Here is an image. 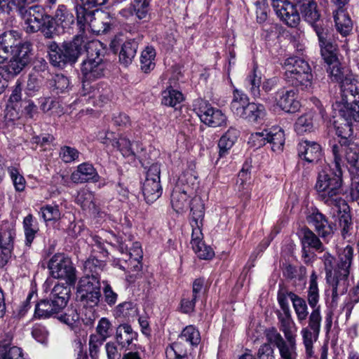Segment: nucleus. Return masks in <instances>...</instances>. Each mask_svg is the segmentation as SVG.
I'll use <instances>...</instances> for the list:
<instances>
[{
	"instance_id": "f257e3e1",
	"label": "nucleus",
	"mask_w": 359,
	"mask_h": 359,
	"mask_svg": "<svg viewBox=\"0 0 359 359\" xmlns=\"http://www.w3.org/2000/svg\"><path fill=\"white\" fill-rule=\"evenodd\" d=\"M353 248L345 247L339 256L337 267L333 270L334 257L325 252L322 256L326 273L327 282L332 288V299L346 292L349 286V276L353 262Z\"/></svg>"
},
{
	"instance_id": "f03ea898",
	"label": "nucleus",
	"mask_w": 359,
	"mask_h": 359,
	"mask_svg": "<svg viewBox=\"0 0 359 359\" xmlns=\"http://www.w3.org/2000/svg\"><path fill=\"white\" fill-rule=\"evenodd\" d=\"M317 279L318 276L316 271H313L310 276L307 294V301L312 309V311L309 317L308 325L303 327L300 332L306 356L309 358L314 355L313 344L318 339L322 320L320 306L318 305L319 290Z\"/></svg>"
},
{
	"instance_id": "7ed1b4c3",
	"label": "nucleus",
	"mask_w": 359,
	"mask_h": 359,
	"mask_svg": "<svg viewBox=\"0 0 359 359\" xmlns=\"http://www.w3.org/2000/svg\"><path fill=\"white\" fill-rule=\"evenodd\" d=\"M331 169L329 165L325 164L319 170L315 189L322 201L328 205L338 203L343 194L342 170L334 167Z\"/></svg>"
},
{
	"instance_id": "20e7f679",
	"label": "nucleus",
	"mask_w": 359,
	"mask_h": 359,
	"mask_svg": "<svg viewBox=\"0 0 359 359\" xmlns=\"http://www.w3.org/2000/svg\"><path fill=\"white\" fill-rule=\"evenodd\" d=\"M337 134L340 140L332 147L334 167L341 168L344 158L355 170L359 169V147L350 138L353 134V128L346 126V130L343 131L340 127H337Z\"/></svg>"
},
{
	"instance_id": "39448f33",
	"label": "nucleus",
	"mask_w": 359,
	"mask_h": 359,
	"mask_svg": "<svg viewBox=\"0 0 359 359\" xmlns=\"http://www.w3.org/2000/svg\"><path fill=\"white\" fill-rule=\"evenodd\" d=\"M286 82L302 90H309L313 85L311 69L304 60L292 57L285 61Z\"/></svg>"
},
{
	"instance_id": "423d86ee",
	"label": "nucleus",
	"mask_w": 359,
	"mask_h": 359,
	"mask_svg": "<svg viewBox=\"0 0 359 359\" xmlns=\"http://www.w3.org/2000/svg\"><path fill=\"white\" fill-rule=\"evenodd\" d=\"M84 40L82 36H76L70 42H64L61 46L56 43L49 46L50 63L55 67H62L67 63H74L84 48Z\"/></svg>"
},
{
	"instance_id": "0eeeda50",
	"label": "nucleus",
	"mask_w": 359,
	"mask_h": 359,
	"mask_svg": "<svg viewBox=\"0 0 359 359\" xmlns=\"http://www.w3.org/2000/svg\"><path fill=\"white\" fill-rule=\"evenodd\" d=\"M231 110L238 118L250 123H257L262 120L266 111L263 104L249 102L248 97L242 91L235 90L231 103Z\"/></svg>"
},
{
	"instance_id": "6e6552de",
	"label": "nucleus",
	"mask_w": 359,
	"mask_h": 359,
	"mask_svg": "<svg viewBox=\"0 0 359 359\" xmlns=\"http://www.w3.org/2000/svg\"><path fill=\"white\" fill-rule=\"evenodd\" d=\"M201 341L200 333L194 326H187L177 341L165 349L167 359H190L187 355V345L196 346Z\"/></svg>"
},
{
	"instance_id": "1a4fd4ad",
	"label": "nucleus",
	"mask_w": 359,
	"mask_h": 359,
	"mask_svg": "<svg viewBox=\"0 0 359 359\" xmlns=\"http://www.w3.org/2000/svg\"><path fill=\"white\" fill-rule=\"evenodd\" d=\"M100 46L99 41H91L88 43L87 48L88 57L83 62L81 66L83 82L95 81L104 74L106 66L99 53Z\"/></svg>"
},
{
	"instance_id": "9d476101",
	"label": "nucleus",
	"mask_w": 359,
	"mask_h": 359,
	"mask_svg": "<svg viewBox=\"0 0 359 359\" xmlns=\"http://www.w3.org/2000/svg\"><path fill=\"white\" fill-rule=\"evenodd\" d=\"M48 269L53 278L64 280L69 286L76 284V270L70 259L64 254H55L48 262Z\"/></svg>"
},
{
	"instance_id": "9b49d317",
	"label": "nucleus",
	"mask_w": 359,
	"mask_h": 359,
	"mask_svg": "<svg viewBox=\"0 0 359 359\" xmlns=\"http://www.w3.org/2000/svg\"><path fill=\"white\" fill-rule=\"evenodd\" d=\"M101 266L102 262L95 258L88 259L85 262L86 271L91 273H87L79 280L77 287L78 294L100 289V278L98 272L102 270Z\"/></svg>"
},
{
	"instance_id": "f8f14e48",
	"label": "nucleus",
	"mask_w": 359,
	"mask_h": 359,
	"mask_svg": "<svg viewBox=\"0 0 359 359\" xmlns=\"http://www.w3.org/2000/svg\"><path fill=\"white\" fill-rule=\"evenodd\" d=\"M16 236L15 225L4 222L0 227V264L4 266L11 257Z\"/></svg>"
},
{
	"instance_id": "ddd939ff",
	"label": "nucleus",
	"mask_w": 359,
	"mask_h": 359,
	"mask_svg": "<svg viewBox=\"0 0 359 359\" xmlns=\"http://www.w3.org/2000/svg\"><path fill=\"white\" fill-rule=\"evenodd\" d=\"M31 44L29 42H20L12 50L9 65L6 71L13 75L18 74L29 61Z\"/></svg>"
},
{
	"instance_id": "4468645a",
	"label": "nucleus",
	"mask_w": 359,
	"mask_h": 359,
	"mask_svg": "<svg viewBox=\"0 0 359 359\" xmlns=\"http://www.w3.org/2000/svg\"><path fill=\"white\" fill-rule=\"evenodd\" d=\"M20 13L25 20V28L27 33H35L39 31L45 25L46 20L49 18L44 8L38 5L27 9L24 8L22 13Z\"/></svg>"
},
{
	"instance_id": "2eb2a0df",
	"label": "nucleus",
	"mask_w": 359,
	"mask_h": 359,
	"mask_svg": "<svg viewBox=\"0 0 359 359\" xmlns=\"http://www.w3.org/2000/svg\"><path fill=\"white\" fill-rule=\"evenodd\" d=\"M339 115L344 120L337 127H340L343 131L346 130V126L352 128L354 122H359V99L350 101L342 100V106L339 109Z\"/></svg>"
},
{
	"instance_id": "dca6fc26",
	"label": "nucleus",
	"mask_w": 359,
	"mask_h": 359,
	"mask_svg": "<svg viewBox=\"0 0 359 359\" xmlns=\"http://www.w3.org/2000/svg\"><path fill=\"white\" fill-rule=\"evenodd\" d=\"M199 117L203 123L213 128L226 126L227 122V117L221 109L209 104L200 108Z\"/></svg>"
},
{
	"instance_id": "f3484780",
	"label": "nucleus",
	"mask_w": 359,
	"mask_h": 359,
	"mask_svg": "<svg viewBox=\"0 0 359 359\" xmlns=\"http://www.w3.org/2000/svg\"><path fill=\"white\" fill-rule=\"evenodd\" d=\"M307 222L323 239L330 237L334 233L332 224H329L325 215L318 211L309 215L307 217Z\"/></svg>"
},
{
	"instance_id": "a211bd4d",
	"label": "nucleus",
	"mask_w": 359,
	"mask_h": 359,
	"mask_svg": "<svg viewBox=\"0 0 359 359\" xmlns=\"http://www.w3.org/2000/svg\"><path fill=\"white\" fill-rule=\"evenodd\" d=\"M277 104L285 111L294 113L300 108V103L297 99L294 90L281 89L276 93Z\"/></svg>"
},
{
	"instance_id": "6ab92c4d",
	"label": "nucleus",
	"mask_w": 359,
	"mask_h": 359,
	"mask_svg": "<svg viewBox=\"0 0 359 359\" xmlns=\"http://www.w3.org/2000/svg\"><path fill=\"white\" fill-rule=\"evenodd\" d=\"M299 157L309 163L318 162L322 156V149L319 144L316 142L304 140L297 146Z\"/></svg>"
},
{
	"instance_id": "aec40b11",
	"label": "nucleus",
	"mask_w": 359,
	"mask_h": 359,
	"mask_svg": "<svg viewBox=\"0 0 359 359\" xmlns=\"http://www.w3.org/2000/svg\"><path fill=\"white\" fill-rule=\"evenodd\" d=\"M71 180L74 183L98 182L100 176L92 164L83 163L79 165L76 170L72 173Z\"/></svg>"
},
{
	"instance_id": "412c9836",
	"label": "nucleus",
	"mask_w": 359,
	"mask_h": 359,
	"mask_svg": "<svg viewBox=\"0 0 359 359\" xmlns=\"http://www.w3.org/2000/svg\"><path fill=\"white\" fill-rule=\"evenodd\" d=\"M203 234L202 230L197 229L191 233V245L197 256L202 259H210L213 257V250L206 245L203 241Z\"/></svg>"
},
{
	"instance_id": "4be33fe9",
	"label": "nucleus",
	"mask_w": 359,
	"mask_h": 359,
	"mask_svg": "<svg viewBox=\"0 0 359 359\" xmlns=\"http://www.w3.org/2000/svg\"><path fill=\"white\" fill-rule=\"evenodd\" d=\"M190 205V225L192 231L197 229H201L203 225V218L205 215V206L203 201L199 197L192 198Z\"/></svg>"
},
{
	"instance_id": "5701e85b",
	"label": "nucleus",
	"mask_w": 359,
	"mask_h": 359,
	"mask_svg": "<svg viewBox=\"0 0 359 359\" xmlns=\"http://www.w3.org/2000/svg\"><path fill=\"white\" fill-rule=\"evenodd\" d=\"M332 13L337 30L344 36L348 35L353 24L345 6H335Z\"/></svg>"
},
{
	"instance_id": "b1692460",
	"label": "nucleus",
	"mask_w": 359,
	"mask_h": 359,
	"mask_svg": "<svg viewBox=\"0 0 359 359\" xmlns=\"http://www.w3.org/2000/svg\"><path fill=\"white\" fill-rule=\"evenodd\" d=\"M63 309L57 306L50 298L40 300L34 309V318L46 319L60 313Z\"/></svg>"
},
{
	"instance_id": "393cba45",
	"label": "nucleus",
	"mask_w": 359,
	"mask_h": 359,
	"mask_svg": "<svg viewBox=\"0 0 359 359\" xmlns=\"http://www.w3.org/2000/svg\"><path fill=\"white\" fill-rule=\"evenodd\" d=\"M332 206L335 208V211L339 215V224L341 228V234L345 238L352 228V219L349 206L345 200H339L338 203L333 204Z\"/></svg>"
},
{
	"instance_id": "a878e982",
	"label": "nucleus",
	"mask_w": 359,
	"mask_h": 359,
	"mask_svg": "<svg viewBox=\"0 0 359 359\" xmlns=\"http://www.w3.org/2000/svg\"><path fill=\"white\" fill-rule=\"evenodd\" d=\"M189 197L187 187L177 184L172 190L170 199L173 210L177 213L184 212L189 204Z\"/></svg>"
},
{
	"instance_id": "bb28decb",
	"label": "nucleus",
	"mask_w": 359,
	"mask_h": 359,
	"mask_svg": "<svg viewBox=\"0 0 359 359\" xmlns=\"http://www.w3.org/2000/svg\"><path fill=\"white\" fill-rule=\"evenodd\" d=\"M342 100L350 101L359 99V79L348 75L341 81Z\"/></svg>"
},
{
	"instance_id": "cd10ccee",
	"label": "nucleus",
	"mask_w": 359,
	"mask_h": 359,
	"mask_svg": "<svg viewBox=\"0 0 359 359\" xmlns=\"http://www.w3.org/2000/svg\"><path fill=\"white\" fill-rule=\"evenodd\" d=\"M320 46L322 57L327 64L337 60V45L333 43L323 32L316 31Z\"/></svg>"
},
{
	"instance_id": "c85d7f7f",
	"label": "nucleus",
	"mask_w": 359,
	"mask_h": 359,
	"mask_svg": "<svg viewBox=\"0 0 359 359\" xmlns=\"http://www.w3.org/2000/svg\"><path fill=\"white\" fill-rule=\"evenodd\" d=\"M239 135L240 132L237 128L230 127L220 137L217 144L219 158L224 157L229 154L230 149L236 142Z\"/></svg>"
},
{
	"instance_id": "c756f323",
	"label": "nucleus",
	"mask_w": 359,
	"mask_h": 359,
	"mask_svg": "<svg viewBox=\"0 0 359 359\" xmlns=\"http://www.w3.org/2000/svg\"><path fill=\"white\" fill-rule=\"evenodd\" d=\"M13 335L11 333H6L0 341V359H18L22 355L20 348L13 346Z\"/></svg>"
},
{
	"instance_id": "7c9ffc66",
	"label": "nucleus",
	"mask_w": 359,
	"mask_h": 359,
	"mask_svg": "<svg viewBox=\"0 0 359 359\" xmlns=\"http://www.w3.org/2000/svg\"><path fill=\"white\" fill-rule=\"evenodd\" d=\"M97 335L90 336L89 344L90 346L95 347V344H102L107 338L111 336V324L107 318H102L96 327Z\"/></svg>"
},
{
	"instance_id": "2f4dec72",
	"label": "nucleus",
	"mask_w": 359,
	"mask_h": 359,
	"mask_svg": "<svg viewBox=\"0 0 359 359\" xmlns=\"http://www.w3.org/2000/svg\"><path fill=\"white\" fill-rule=\"evenodd\" d=\"M91 31L97 34L107 32L110 28L111 19L107 13L96 12L88 23Z\"/></svg>"
},
{
	"instance_id": "473e14b6",
	"label": "nucleus",
	"mask_w": 359,
	"mask_h": 359,
	"mask_svg": "<svg viewBox=\"0 0 359 359\" xmlns=\"http://www.w3.org/2000/svg\"><path fill=\"white\" fill-rule=\"evenodd\" d=\"M54 20L58 27L65 30L70 29L74 24L75 18L65 5L60 4L55 11Z\"/></svg>"
},
{
	"instance_id": "72a5a7b5",
	"label": "nucleus",
	"mask_w": 359,
	"mask_h": 359,
	"mask_svg": "<svg viewBox=\"0 0 359 359\" xmlns=\"http://www.w3.org/2000/svg\"><path fill=\"white\" fill-rule=\"evenodd\" d=\"M138 43L135 39L125 41L119 52V61L124 66L130 65L136 55Z\"/></svg>"
},
{
	"instance_id": "f704fd0d",
	"label": "nucleus",
	"mask_w": 359,
	"mask_h": 359,
	"mask_svg": "<svg viewBox=\"0 0 359 359\" xmlns=\"http://www.w3.org/2000/svg\"><path fill=\"white\" fill-rule=\"evenodd\" d=\"M144 198L148 203H152L162 194L160 182L155 180L145 179L142 187Z\"/></svg>"
},
{
	"instance_id": "c9c22d12",
	"label": "nucleus",
	"mask_w": 359,
	"mask_h": 359,
	"mask_svg": "<svg viewBox=\"0 0 359 359\" xmlns=\"http://www.w3.org/2000/svg\"><path fill=\"white\" fill-rule=\"evenodd\" d=\"M279 329L285 339L297 338V327L292 318L291 313L279 314Z\"/></svg>"
},
{
	"instance_id": "e433bc0d",
	"label": "nucleus",
	"mask_w": 359,
	"mask_h": 359,
	"mask_svg": "<svg viewBox=\"0 0 359 359\" xmlns=\"http://www.w3.org/2000/svg\"><path fill=\"white\" fill-rule=\"evenodd\" d=\"M276 14L283 22L291 27H297L300 22L299 12L292 3L287 4L286 7Z\"/></svg>"
},
{
	"instance_id": "4c0bfd02",
	"label": "nucleus",
	"mask_w": 359,
	"mask_h": 359,
	"mask_svg": "<svg viewBox=\"0 0 359 359\" xmlns=\"http://www.w3.org/2000/svg\"><path fill=\"white\" fill-rule=\"evenodd\" d=\"M136 337V332L128 324L119 325L116 331V340L122 347L128 346Z\"/></svg>"
},
{
	"instance_id": "58836bf2",
	"label": "nucleus",
	"mask_w": 359,
	"mask_h": 359,
	"mask_svg": "<svg viewBox=\"0 0 359 359\" xmlns=\"http://www.w3.org/2000/svg\"><path fill=\"white\" fill-rule=\"evenodd\" d=\"M289 297L292 303V306L298 322L299 323L305 322L306 318L309 317L306 301L294 292H290Z\"/></svg>"
},
{
	"instance_id": "ea45409f",
	"label": "nucleus",
	"mask_w": 359,
	"mask_h": 359,
	"mask_svg": "<svg viewBox=\"0 0 359 359\" xmlns=\"http://www.w3.org/2000/svg\"><path fill=\"white\" fill-rule=\"evenodd\" d=\"M267 143L271 146L273 151L280 152L283 150L285 144L284 131L280 128L266 129Z\"/></svg>"
},
{
	"instance_id": "a19ab883",
	"label": "nucleus",
	"mask_w": 359,
	"mask_h": 359,
	"mask_svg": "<svg viewBox=\"0 0 359 359\" xmlns=\"http://www.w3.org/2000/svg\"><path fill=\"white\" fill-rule=\"evenodd\" d=\"M70 294V288L67 286H65L63 284H57L53 288L50 294V299L57 306H60L64 309L68 302Z\"/></svg>"
},
{
	"instance_id": "79ce46f5",
	"label": "nucleus",
	"mask_w": 359,
	"mask_h": 359,
	"mask_svg": "<svg viewBox=\"0 0 359 359\" xmlns=\"http://www.w3.org/2000/svg\"><path fill=\"white\" fill-rule=\"evenodd\" d=\"M302 247L311 248L320 252L325 250L320 238L311 230L308 228H304L302 230Z\"/></svg>"
},
{
	"instance_id": "37998d69",
	"label": "nucleus",
	"mask_w": 359,
	"mask_h": 359,
	"mask_svg": "<svg viewBox=\"0 0 359 359\" xmlns=\"http://www.w3.org/2000/svg\"><path fill=\"white\" fill-rule=\"evenodd\" d=\"M277 348L282 359H297L296 338L285 339Z\"/></svg>"
},
{
	"instance_id": "c03bdc74",
	"label": "nucleus",
	"mask_w": 359,
	"mask_h": 359,
	"mask_svg": "<svg viewBox=\"0 0 359 359\" xmlns=\"http://www.w3.org/2000/svg\"><path fill=\"white\" fill-rule=\"evenodd\" d=\"M155 57L156 51L152 47H147L140 55V69L141 70L148 74L155 67Z\"/></svg>"
},
{
	"instance_id": "a18cd8bd",
	"label": "nucleus",
	"mask_w": 359,
	"mask_h": 359,
	"mask_svg": "<svg viewBox=\"0 0 359 359\" xmlns=\"http://www.w3.org/2000/svg\"><path fill=\"white\" fill-rule=\"evenodd\" d=\"M294 130L299 135L309 133L314 130L313 116L311 113H307L301 116L294 124Z\"/></svg>"
},
{
	"instance_id": "49530a36",
	"label": "nucleus",
	"mask_w": 359,
	"mask_h": 359,
	"mask_svg": "<svg viewBox=\"0 0 359 359\" xmlns=\"http://www.w3.org/2000/svg\"><path fill=\"white\" fill-rule=\"evenodd\" d=\"M301 13L306 21L311 24H313L320 19V13L317 8V4L314 0L310 3L302 4L299 7Z\"/></svg>"
},
{
	"instance_id": "de8ad7c7",
	"label": "nucleus",
	"mask_w": 359,
	"mask_h": 359,
	"mask_svg": "<svg viewBox=\"0 0 359 359\" xmlns=\"http://www.w3.org/2000/svg\"><path fill=\"white\" fill-rule=\"evenodd\" d=\"M20 41V35L16 31L5 32L0 35V46L11 53Z\"/></svg>"
},
{
	"instance_id": "09e8293b",
	"label": "nucleus",
	"mask_w": 359,
	"mask_h": 359,
	"mask_svg": "<svg viewBox=\"0 0 359 359\" xmlns=\"http://www.w3.org/2000/svg\"><path fill=\"white\" fill-rule=\"evenodd\" d=\"M95 196L93 193L88 189H82L79 191L76 198V201L83 209L88 210H95V203L94 202Z\"/></svg>"
},
{
	"instance_id": "8fccbe9b",
	"label": "nucleus",
	"mask_w": 359,
	"mask_h": 359,
	"mask_svg": "<svg viewBox=\"0 0 359 359\" xmlns=\"http://www.w3.org/2000/svg\"><path fill=\"white\" fill-rule=\"evenodd\" d=\"M261 76L257 74L255 69L246 78L245 85L254 98L260 97Z\"/></svg>"
},
{
	"instance_id": "3c124183",
	"label": "nucleus",
	"mask_w": 359,
	"mask_h": 359,
	"mask_svg": "<svg viewBox=\"0 0 359 359\" xmlns=\"http://www.w3.org/2000/svg\"><path fill=\"white\" fill-rule=\"evenodd\" d=\"M23 229L25 235V244L27 246H30L39 230L34 224L32 215L29 214L24 218Z\"/></svg>"
},
{
	"instance_id": "603ef678",
	"label": "nucleus",
	"mask_w": 359,
	"mask_h": 359,
	"mask_svg": "<svg viewBox=\"0 0 359 359\" xmlns=\"http://www.w3.org/2000/svg\"><path fill=\"white\" fill-rule=\"evenodd\" d=\"M162 104L169 107H174L184 100L182 93L172 88L164 90L162 93Z\"/></svg>"
},
{
	"instance_id": "864d4df0",
	"label": "nucleus",
	"mask_w": 359,
	"mask_h": 359,
	"mask_svg": "<svg viewBox=\"0 0 359 359\" xmlns=\"http://www.w3.org/2000/svg\"><path fill=\"white\" fill-rule=\"evenodd\" d=\"M28 2V0H0V11L10 13L13 10H18L19 13H22L24 6Z\"/></svg>"
},
{
	"instance_id": "5fc2aeb1",
	"label": "nucleus",
	"mask_w": 359,
	"mask_h": 359,
	"mask_svg": "<svg viewBox=\"0 0 359 359\" xmlns=\"http://www.w3.org/2000/svg\"><path fill=\"white\" fill-rule=\"evenodd\" d=\"M86 4H77L75 6V11L76 13V20L81 27L88 25L91 18L95 13L94 11H90L85 7Z\"/></svg>"
},
{
	"instance_id": "6e6d98bb",
	"label": "nucleus",
	"mask_w": 359,
	"mask_h": 359,
	"mask_svg": "<svg viewBox=\"0 0 359 359\" xmlns=\"http://www.w3.org/2000/svg\"><path fill=\"white\" fill-rule=\"evenodd\" d=\"M8 172L17 191H22L25 188L26 181L15 167H8Z\"/></svg>"
},
{
	"instance_id": "4d7b16f0",
	"label": "nucleus",
	"mask_w": 359,
	"mask_h": 359,
	"mask_svg": "<svg viewBox=\"0 0 359 359\" xmlns=\"http://www.w3.org/2000/svg\"><path fill=\"white\" fill-rule=\"evenodd\" d=\"M78 297L80 298L81 301L83 302L84 306H88L95 307L97 306L100 302L101 297L100 289L78 294Z\"/></svg>"
},
{
	"instance_id": "13d9d810",
	"label": "nucleus",
	"mask_w": 359,
	"mask_h": 359,
	"mask_svg": "<svg viewBox=\"0 0 359 359\" xmlns=\"http://www.w3.org/2000/svg\"><path fill=\"white\" fill-rule=\"evenodd\" d=\"M60 157L66 163H69L78 160L79 151L74 147L63 146L60 150Z\"/></svg>"
},
{
	"instance_id": "bf43d9fd",
	"label": "nucleus",
	"mask_w": 359,
	"mask_h": 359,
	"mask_svg": "<svg viewBox=\"0 0 359 359\" xmlns=\"http://www.w3.org/2000/svg\"><path fill=\"white\" fill-rule=\"evenodd\" d=\"M133 10L140 20L147 17L149 10V0H134Z\"/></svg>"
},
{
	"instance_id": "052dcab7",
	"label": "nucleus",
	"mask_w": 359,
	"mask_h": 359,
	"mask_svg": "<svg viewBox=\"0 0 359 359\" xmlns=\"http://www.w3.org/2000/svg\"><path fill=\"white\" fill-rule=\"evenodd\" d=\"M118 317L130 318L137 313V308L132 302H123L118 305L115 310Z\"/></svg>"
},
{
	"instance_id": "680f3d73",
	"label": "nucleus",
	"mask_w": 359,
	"mask_h": 359,
	"mask_svg": "<svg viewBox=\"0 0 359 359\" xmlns=\"http://www.w3.org/2000/svg\"><path fill=\"white\" fill-rule=\"evenodd\" d=\"M266 129L260 132L252 133L248 140V144L256 149L264 146L267 143Z\"/></svg>"
},
{
	"instance_id": "e2e57ef3",
	"label": "nucleus",
	"mask_w": 359,
	"mask_h": 359,
	"mask_svg": "<svg viewBox=\"0 0 359 359\" xmlns=\"http://www.w3.org/2000/svg\"><path fill=\"white\" fill-rule=\"evenodd\" d=\"M114 147L117 148L123 156L129 157L134 156V152L131 148V142L125 137L121 136L116 140Z\"/></svg>"
},
{
	"instance_id": "0e129e2a",
	"label": "nucleus",
	"mask_w": 359,
	"mask_h": 359,
	"mask_svg": "<svg viewBox=\"0 0 359 359\" xmlns=\"http://www.w3.org/2000/svg\"><path fill=\"white\" fill-rule=\"evenodd\" d=\"M41 212L42 217L46 222L58 219L60 217V212L57 205H46L41 208Z\"/></svg>"
},
{
	"instance_id": "69168bd1",
	"label": "nucleus",
	"mask_w": 359,
	"mask_h": 359,
	"mask_svg": "<svg viewBox=\"0 0 359 359\" xmlns=\"http://www.w3.org/2000/svg\"><path fill=\"white\" fill-rule=\"evenodd\" d=\"M97 318L95 307L83 306L81 313V320L86 325H91Z\"/></svg>"
},
{
	"instance_id": "338daca9",
	"label": "nucleus",
	"mask_w": 359,
	"mask_h": 359,
	"mask_svg": "<svg viewBox=\"0 0 359 359\" xmlns=\"http://www.w3.org/2000/svg\"><path fill=\"white\" fill-rule=\"evenodd\" d=\"M53 83L57 93L64 92L69 85V79L62 74H56L53 78Z\"/></svg>"
},
{
	"instance_id": "774afa93",
	"label": "nucleus",
	"mask_w": 359,
	"mask_h": 359,
	"mask_svg": "<svg viewBox=\"0 0 359 359\" xmlns=\"http://www.w3.org/2000/svg\"><path fill=\"white\" fill-rule=\"evenodd\" d=\"M259 359H274V351L269 344H262L257 352Z\"/></svg>"
}]
</instances>
